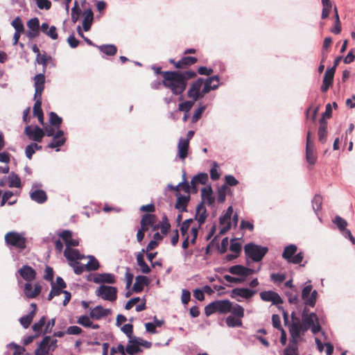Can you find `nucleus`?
I'll list each match as a JSON object with an SVG mask.
<instances>
[{
    "mask_svg": "<svg viewBox=\"0 0 355 355\" xmlns=\"http://www.w3.org/2000/svg\"><path fill=\"white\" fill-rule=\"evenodd\" d=\"M64 256L68 260L69 263H73L85 258V256L81 254L78 250L73 249L71 247L65 248Z\"/></svg>",
    "mask_w": 355,
    "mask_h": 355,
    "instance_id": "obj_21",
    "label": "nucleus"
},
{
    "mask_svg": "<svg viewBox=\"0 0 355 355\" xmlns=\"http://www.w3.org/2000/svg\"><path fill=\"white\" fill-rule=\"evenodd\" d=\"M69 265L73 268L74 272L76 275H81L85 269V266L80 264L79 262L76 261L73 263H69Z\"/></svg>",
    "mask_w": 355,
    "mask_h": 355,
    "instance_id": "obj_61",
    "label": "nucleus"
},
{
    "mask_svg": "<svg viewBox=\"0 0 355 355\" xmlns=\"http://www.w3.org/2000/svg\"><path fill=\"white\" fill-rule=\"evenodd\" d=\"M77 323L84 327H89L92 326V320H90V316L89 317L86 315L80 316L77 320Z\"/></svg>",
    "mask_w": 355,
    "mask_h": 355,
    "instance_id": "obj_60",
    "label": "nucleus"
},
{
    "mask_svg": "<svg viewBox=\"0 0 355 355\" xmlns=\"http://www.w3.org/2000/svg\"><path fill=\"white\" fill-rule=\"evenodd\" d=\"M5 243L9 248H15L20 251L26 248V238L24 233L15 231L8 232L4 236Z\"/></svg>",
    "mask_w": 355,
    "mask_h": 355,
    "instance_id": "obj_2",
    "label": "nucleus"
},
{
    "mask_svg": "<svg viewBox=\"0 0 355 355\" xmlns=\"http://www.w3.org/2000/svg\"><path fill=\"white\" fill-rule=\"evenodd\" d=\"M41 291L42 286L39 284H35L33 289L31 282H26L24 285V293L27 298H35L40 295Z\"/></svg>",
    "mask_w": 355,
    "mask_h": 355,
    "instance_id": "obj_20",
    "label": "nucleus"
},
{
    "mask_svg": "<svg viewBox=\"0 0 355 355\" xmlns=\"http://www.w3.org/2000/svg\"><path fill=\"white\" fill-rule=\"evenodd\" d=\"M125 352L130 355H135L142 352L135 337L129 340V343L125 347Z\"/></svg>",
    "mask_w": 355,
    "mask_h": 355,
    "instance_id": "obj_33",
    "label": "nucleus"
},
{
    "mask_svg": "<svg viewBox=\"0 0 355 355\" xmlns=\"http://www.w3.org/2000/svg\"><path fill=\"white\" fill-rule=\"evenodd\" d=\"M318 321V318L315 313H311L309 315H306L305 313V310L303 311L302 324L304 325V327H308V329H309L310 326L313 325Z\"/></svg>",
    "mask_w": 355,
    "mask_h": 355,
    "instance_id": "obj_37",
    "label": "nucleus"
},
{
    "mask_svg": "<svg viewBox=\"0 0 355 355\" xmlns=\"http://www.w3.org/2000/svg\"><path fill=\"white\" fill-rule=\"evenodd\" d=\"M208 216L207 209L203 203H199L196 207L195 219L198 220L199 227L203 225Z\"/></svg>",
    "mask_w": 355,
    "mask_h": 355,
    "instance_id": "obj_26",
    "label": "nucleus"
},
{
    "mask_svg": "<svg viewBox=\"0 0 355 355\" xmlns=\"http://www.w3.org/2000/svg\"><path fill=\"white\" fill-rule=\"evenodd\" d=\"M62 288L60 287H57L55 284L53 282L51 283V290L49 294L48 300H51L55 296L60 295L61 293H63Z\"/></svg>",
    "mask_w": 355,
    "mask_h": 355,
    "instance_id": "obj_56",
    "label": "nucleus"
},
{
    "mask_svg": "<svg viewBox=\"0 0 355 355\" xmlns=\"http://www.w3.org/2000/svg\"><path fill=\"white\" fill-rule=\"evenodd\" d=\"M46 316H42L37 322L35 323L33 325L32 329L35 332L36 336L41 334L42 327L46 324Z\"/></svg>",
    "mask_w": 355,
    "mask_h": 355,
    "instance_id": "obj_50",
    "label": "nucleus"
},
{
    "mask_svg": "<svg viewBox=\"0 0 355 355\" xmlns=\"http://www.w3.org/2000/svg\"><path fill=\"white\" fill-rule=\"evenodd\" d=\"M291 320L292 323L288 327L291 337L290 342L298 343L301 334L306 332L308 330V327H304V325L300 322V318L296 316L295 312L291 313Z\"/></svg>",
    "mask_w": 355,
    "mask_h": 355,
    "instance_id": "obj_4",
    "label": "nucleus"
},
{
    "mask_svg": "<svg viewBox=\"0 0 355 355\" xmlns=\"http://www.w3.org/2000/svg\"><path fill=\"white\" fill-rule=\"evenodd\" d=\"M322 4V19H326L328 17L330 11L332 8V4L330 0H321Z\"/></svg>",
    "mask_w": 355,
    "mask_h": 355,
    "instance_id": "obj_48",
    "label": "nucleus"
},
{
    "mask_svg": "<svg viewBox=\"0 0 355 355\" xmlns=\"http://www.w3.org/2000/svg\"><path fill=\"white\" fill-rule=\"evenodd\" d=\"M208 178V174L206 173H200L195 175L191 181V187L193 192L197 193V185L198 184H205Z\"/></svg>",
    "mask_w": 355,
    "mask_h": 355,
    "instance_id": "obj_27",
    "label": "nucleus"
},
{
    "mask_svg": "<svg viewBox=\"0 0 355 355\" xmlns=\"http://www.w3.org/2000/svg\"><path fill=\"white\" fill-rule=\"evenodd\" d=\"M193 219L190 218V219L185 220L182 223V225L180 227V232H181L182 236H188L187 232L189 229L191 223H193Z\"/></svg>",
    "mask_w": 355,
    "mask_h": 355,
    "instance_id": "obj_63",
    "label": "nucleus"
},
{
    "mask_svg": "<svg viewBox=\"0 0 355 355\" xmlns=\"http://www.w3.org/2000/svg\"><path fill=\"white\" fill-rule=\"evenodd\" d=\"M220 78L218 76H214L204 79L202 93L208 94L211 90L216 89L219 86Z\"/></svg>",
    "mask_w": 355,
    "mask_h": 355,
    "instance_id": "obj_16",
    "label": "nucleus"
},
{
    "mask_svg": "<svg viewBox=\"0 0 355 355\" xmlns=\"http://www.w3.org/2000/svg\"><path fill=\"white\" fill-rule=\"evenodd\" d=\"M81 14V10L79 8L78 3L75 1L74 6L71 9V20L73 23H76L79 19Z\"/></svg>",
    "mask_w": 355,
    "mask_h": 355,
    "instance_id": "obj_51",
    "label": "nucleus"
},
{
    "mask_svg": "<svg viewBox=\"0 0 355 355\" xmlns=\"http://www.w3.org/2000/svg\"><path fill=\"white\" fill-rule=\"evenodd\" d=\"M144 252H145V250L143 249L141 252H139L137 255V262L138 266L140 267L141 271L144 274H148L150 272L151 269L144 261Z\"/></svg>",
    "mask_w": 355,
    "mask_h": 355,
    "instance_id": "obj_38",
    "label": "nucleus"
},
{
    "mask_svg": "<svg viewBox=\"0 0 355 355\" xmlns=\"http://www.w3.org/2000/svg\"><path fill=\"white\" fill-rule=\"evenodd\" d=\"M284 355H299L298 343L289 342L288 345L283 351Z\"/></svg>",
    "mask_w": 355,
    "mask_h": 355,
    "instance_id": "obj_43",
    "label": "nucleus"
},
{
    "mask_svg": "<svg viewBox=\"0 0 355 355\" xmlns=\"http://www.w3.org/2000/svg\"><path fill=\"white\" fill-rule=\"evenodd\" d=\"M17 32H24V26L20 17H17L11 23Z\"/></svg>",
    "mask_w": 355,
    "mask_h": 355,
    "instance_id": "obj_59",
    "label": "nucleus"
},
{
    "mask_svg": "<svg viewBox=\"0 0 355 355\" xmlns=\"http://www.w3.org/2000/svg\"><path fill=\"white\" fill-rule=\"evenodd\" d=\"M162 85L175 96L181 95L187 89V81L197 76L193 71H167L164 73Z\"/></svg>",
    "mask_w": 355,
    "mask_h": 355,
    "instance_id": "obj_1",
    "label": "nucleus"
},
{
    "mask_svg": "<svg viewBox=\"0 0 355 355\" xmlns=\"http://www.w3.org/2000/svg\"><path fill=\"white\" fill-rule=\"evenodd\" d=\"M334 68L328 69L324 75L321 91L326 92L332 85L334 76Z\"/></svg>",
    "mask_w": 355,
    "mask_h": 355,
    "instance_id": "obj_25",
    "label": "nucleus"
},
{
    "mask_svg": "<svg viewBox=\"0 0 355 355\" xmlns=\"http://www.w3.org/2000/svg\"><path fill=\"white\" fill-rule=\"evenodd\" d=\"M148 279L146 276L138 275L135 278V282L132 287L133 292L139 293L144 289V286L148 285Z\"/></svg>",
    "mask_w": 355,
    "mask_h": 355,
    "instance_id": "obj_30",
    "label": "nucleus"
},
{
    "mask_svg": "<svg viewBox=\"0 0 355 355\" xmlns=\"http://www.w3.org/2000/svg\"><path fill=\"white\" fill-rule=\"evenodd\" d=\"M58 340L49 336L44 337L35 351V355H52L53 352L57 347Z\"/></svg>",
    "mask_w": 355,
    "mask_h": 355,
    "instance_id": "obj_6",
    "label": "nucleus"
},
{
    "mask_svg": "<svg viewBox=\"0 0 355 355\" xmlns=\"http://www.w3.org/2000/svg\"><path fill=\"white\" fill-rule=\"evenodd\" d=\"M9 187L20 188L21 187V179L18 175L12 173L8 177Z\"/></svg>",
    "mask_w": 355,
    "mask_h": 355,
    "instance_id": "obj_44",
    "label": "nucleus"
},
{
    "mask_svg": "<svg viewBox=\"0 0 355 355\" xmlns=\"http://www.w3.org/2000/svg\"><path fill=\"white\" fill-rule=\"evenodd\" d=\"M228 192H230V189L226 184H223L218 188L217 200L219 203H223L225 201L226 194Z\"/></svg>",
    "mask_w": 355,
    "mask_h": 355,
    "instance_id": "obj_47",
    "label": "nucleus"
},
{
    "mask_svg": "<svg viewBox=\"0 0 355 355\" xmlns=\"http://www.w3.org/2000/svg\"><path fill=\"white\" fill-rule=\"evenodd\" d=\"M89 259L88 263L85 265V269L87 271L96 270L99 268L100 264L98 261L92 255L87 257Z\"/></svg>",
    "mask_w": 355,
    "mask_h": 355,
    "instance_id": "obj_45",
    "label": "nucleus"
},
{
    "mask_svg": "<svg viewBox=\"0 0 355 355\" xmlns=\"http://www.w3.org/2000/svg\"><path fill=\"white\" fill-rule=\"evenodd\" d=\"M331 44L332 39L330 37L324 38L322 46L321 62H324L327 58L329 53V48L331 46Z\"/></svg>",
    "mask_w": 355,
    "mask_h": 355,
    "instance_id": "obj_46",
    "label": "nucleus"
},
{
    "mask_svg": "<svg viewBox=\"0 0 355 355\" xmlns=\"http://www.w3.org/2000/svg\"><path fill=\"white\" fill-rule=\"evenodd\" d=\"M49 121L52 125L59 128L62 122V119L60 116H59L56 113L51 112L50 113Z\"/></svg>",
    "mask_w": 355,
    "mask_h": 355,
    "instance_id": "obj_55",
    "label": "nucleus"
},
{
    "mask_svg": "<svg viewBox=\"0 0 355 355\" xmlns=\"http://www.w3.org/2000/svg\"><path fill=\"white\" fill-rule=\"evenodd\" d=\"M260 297L263 301L272 302L273 304L277 305L283 303L279 295L274 291H268L260 293Z\"/></svg>",
    "mask_w": 355,
    "mask_h": 355,
    "instance_id": "obj_17",
    "label": "nucleus"
},
{
    "mask_svg": "<svg viewBox=\"0 0 355 355\" xmlns=\"http://www.w3.org/2000/svg\"><path fill=\"white\" fill-rule=\"evenodd\" d=\"M297 251L296 245L291 244L286 246L282 253V257L290 262Z\"/></svg>",
    "mask_w": 355,
    "mask_h": 355,
    "instance_id": "obj_42",
    "label": "nucleus"
},
{
    "mask_svg": "<svg viewBox=\"0 0 355 355\" xmlns=\"http://www.w3.org/2000/svg\"><path fill=\"white\" fill-rule=\"evenodd\" d=\"M96 47H97L101 52L109 56L115 55L117 53V47L114 44H104L96 46Z\"/></svg>",
    "mask_w": 355,
    "mask_h": 355,
    "instance_id": "obj_41",
    "label": "nucleus"
},
{
    "mask_svg": "<svg viewBox=\"0 0 355 355\" xmlns=\"http://www.w3.org/2000/svg\"><path fill=\"white\" fill-rule=\"evenodd\" d=\"M96 295L105 300L114 302L117 297V289L116 287L101 285L97 289Z\"/></svg>",
    "mask_w": 355,
    "mask_h": 355,
    "instance_id": "obj_8",
    "label": "nucleus"
},
{
    "mask_svg": "<svg viewBox=\"0 0 355 355\" xmlns=\"http://www.w3.org/2000/svg\"><path fill=\"white\" fill-rule=\"evenodd\" d=\"M201 198L200 203L207 204L208 206L214 205L215 202V198L213 196V190L211 187L207 186L201 189Z\"/></svg>",
    "mask_w": 355,
    "mask_h": 355,
    "instance_id": "obj_18",
    "label": "nucleus"
},
{
    "mask_svg": "<svg viewBox=\"0 0 355 355\" xmlns=\"http://www.w3.org/2000/svg\"><path fill=\"white\" fill-rule=\"evenodd\" d=\"M115 282H116L115 276L111 273L98 274L94 278V282H96V283L114 284Z\"/></svg>",
    "mask_w": 355,
    "mask_h": 355,
    "instance_id": "obj_36",
    "label": "nucleus"
},
{
    "mask_svg": "<svg viewBox=\"0 0 355 355\" xmlns=\"http://www.w3.org/2000/svg\"><path fill=\"white\" fill-rule=\"evenodd\" d=\"M226 324L229 327H241L243 324L242 320L239 318H235L233 315H229L226 318Z\"/></svg>",
    "mask_w": 355,
    "mask_h": 355,
    "instance_id": "obj_49",
    "label": "nucleus"
},
{
    "mask_svg": "<svg viewBox=\"0 0 355 355\" xmlns=\"http://www.w3.org/2000/svg\"><path fill=\"white\" fill-rule=\"evenodd\" d=\"M198 61L196 57L185 56L179 61H175L174 59H170V63L173 64L176 69H187V67L194 64Z\"/></svg>",
    "mask_w": 355,
    "mask_h": 355,
    "instance_id": "obj_14",
    "label": "nucleus"
},
{
    "mask_svg": "<svg viewBox=\"0 0 355 355\" xmlns=\"http://www.w3.org/2000/svg\"><path fill=\"white\" fill-rule=\"evenodd\" d=\"M306 160L311 165H314L316 163L317 155L314 144L306 145Z\"/></svg>",
    "mask_w": 355,
    "mask_h": 355,
    "instance_id": "obj_34",
    "label": "nucleus"
},
{
    "mask_svg": "<svg viewBox=\"0 0 355 355\" xmlns=\"http://www.w3.org/2000/svg\"><path fill=\"white\" fill-rule=\"evenodd\" d=\"M35 103L33 106V115L34 116H37L43 114L42 109V96H40V98H35Z\"/></svg>",
    "mask_w": 355,
    "mask_h": 355,
    "instance_id": "obj_58",
    "label": "nucleus"
},
{
    "mask_svg": "<svg viewBox=\"0 0 355 355\" xmlns=\"http://www.w3.org/2000/svg\"><path fill=\"white\" fill-rule=\"evenodd\" d=\"M312 286H306L302 292V298L304 300L306 305L314 306L316 302L317 291H312Z\"/></svg>",
    "mask_w": 355,
    "mask_h": 355,
    "instance_id": "obj_11",
    "label": "nucleus"
},
{
    "mask_svg": "<svg viewBox=\"0 0 355 355\" xmlns=\"http://www.w3.org/2000/svg\"><path fill=\"white\" fill-rule=\"evenodd\" d=\"M111 313L109 309H104L102 306H96L92 309L89 313V316L92 319L100 320Z\"/></svg>",
    "mask_w": 355,
    "mask_h": 355,
    "instance_id": "obj_23",
    "label": "nucleus"
},
{
    "mask_svg": "<svg viewBox=\"0 0 355 355\" xmlns=\"http://www.w3.org/2000/svg\"><path fill=\"white\" fill-rule=\"evenodd\" d=\"M36 62L39 64H42L43 66L42 72L44 73H45L48 64H51L53 67L55 66L54 60L52 57L48 55L45 52L42 55H37Z\"/></svg>",
    "mask_w": 355,
    "mask_h": 355,
    "instance_id": "obj_29",
    "label": "nucleus"
},
{
    "mask_svg": "<svg viewBox=\"0 0 355 355\" xmlns=\"http://www.w3.org/2000/svg\"><path fill=\"white\" fill-rule=\"evenodd\" d=\"M28 28L31 31L40 30V21L38 18L34 17L27 22Z\"/></svg>",
    "mask_w": 355,
    "mask_h": 355,
    "instance_id": "obj_64",
    "label": "nucleus"
},
{
    "mask_svg": "<svg viewBox=\"0 0 355 355\" xmlns=\"http://www.w3.org/2000/svg\"><path fill=\"white\" fill-rule=\"evenodd\" d=\"M333 223L336 225L342 234L345 238H349L353 244L355 243V239L354 238L351 231L346 228L347 223L345 219L339 216H336L333 220Z\"/></svg>",
    "mask_w": 355,
    "mask_h": 355,
    "instance_id": "obj_9",
    "label": "nucleus"
},
{
    "mask_svg": "<svg viewBox=\"0 0 355 355\" xmlns=\"http://www.w3.org/2000/svg\"><path fill=\"white\" fill-rule=\"evenodd\" d=\"M83 27L85 31H89L91 28L93 19L94 14L91 9L85 10L83 14Z\"/></svg>",
    "mask_w": 355,
    "mask_h": 355,
    "instance_id": "obj_32",
    "label": "nucleus"
},
{
    "mask_svg": "<svg viewBox=\"0 0 355 355\" xmlns=\"http://www.w3.org/2000/svg\"><path fill=\"white\" fill-rule=\"evenodd\" d=\"M190 200L189 196H180L178 197L176 203L175 205V209H178L180 212L187 211V207Z\"/></svg>",
    "mask_w": 355,
    "mask_h": 355,
    "instance_id": "obj_40",
    "label": "nucleus"
},
{
    "mask_svg": "<svg viewBox=\"0 0 355 355\" xmlns=\"http://www.w3.org/2000/svg\"><path fill=\"white\" fill-rule=\"evenodd\" d=\"M204 83V78H198L194 81L187 91V95L189 98L193 99L194 101H197L198 99L203 98L206 94L202 93V89L201 87Z\"/></svg>",
    "mask_w": 355,
    "mask_h": 355,
    "instance_id": "obj_7",
    "label": "nucleus"
},
{
    "mask_svg": "<svg viewBox=\"0 0 355 355\" xmlns=\"http://www.w3.org/2000/svg\"><path fill=\"white\" fill-rule=\"evenodd\" d=\"M327 123L324 119L320 120V126L318 129V139L320 142L324 143L326 141L327 135Z\"/></svg>",
    "mask_w": 355,
    "mask_h": 355,
    "instance_id": "obj_39",
    "label": "nucleus"
},
{
    "mask_svg": "<svg viewBox=\"0 0 355 355\" xmlns=\"http://www.w3.org/2000/svg\"><path fill=\"white\" fill-rule=\"evenodd\" d=\"M158 221L157 217L156 215L153 214H146L142 216L140 225L141 227L146 228V230H148L150 226H153L155 225V223Z\"/></svg>",
    "mask_w": 355,
    "mask_h": 355,
    "instance_id": "obj_28",
    "label": "nucleus"
},
{
    "mask_svg": "<svg viewBox=\"0 0 355 355\" xmlns=\"http://www.w3.org/2000/svg\"><path fill=\"white\" fill-rule=\"evenodd\" d=\"M17 272L27 282H31L36 278L35 270L28 265L23 266Z\"/></svg>",
    "mask_w": 355,
    "mask_h": 355,
    "instance_id": "obj_19",
    "label": "nucleus"
},
{
    "mask_svg": "<svg viewBox=\"0 0 355 355\" xmlns=\"http://www.w3.org/2000/svg\"><path fill=\"white\" fill-rule=\"evenodd\" d=\"M233 214L232 207H229L226 210L225 213L221 216L219 218L220 225H222V228L220 230V234H225L231 228V217Z\"/></svg>",
    "mask_w": 355,
    "mask_h": 355,
    "instance_id": "obj_10",
    "label": "nucleus"
},
{
    "mask_svg": "<svg viewBox=\"0 0 355 355\" xmlns=\"http://www.w3.org/2000/svg\"><path fill=\"white\" fill-rule=\"evenodd\" d=\"M232 309V302L228 300H216L205 308V313L207 316H209L215 313L225 314L230 312Z\"/></svg>",
    "mask_w": 355,
    "mask_h": 355,
    "instance_id": "obj_3",
    "label": "nucleus"
},
{
    "mask_svg": "<svg viewBox=\"0 0 355 355\" xmlns=\"http://www.w3.org/2000/svg\"><path fill=\"white\" fill-rule=\"evenodd\" d=\"M31 198L37 203L42 204L47 200V196L44 191L37 189L30 193Z\"/></svg>",
    "mask_w": 355,
    "mask_h": 355,
    "instance_id": "obj_35",
    "label": "nucleus"
},
{
    "mask_svg": "<svg viewBox=\"0 0 355 355\" xmlns=\"http://www.w3.org/2000/svg\"><path fill=\"white\" fill-rule=\"evenodd\" d=\"M318 112V107H313L312 105H311L306 110V118H311V119L314 122L315 121Z\"/></svg>",
    "mask_w": 355,
    "mask_h": 355,
    "instance_id": "obj_62",
    "label": "nucleus"
},
{
    "mask_svg": "<svg viewBox=\"0 0 355 355\" xmlns=\"http://www.w3.org/2000/svg\"><path fill=\"white\" fill-rule=\"evenodd\" d=\"M228 271L235 275H239L243 277H247L248 275H250L255 272L254 270L246 268L241 265H235L233 266H231Z\"/></svg>",
    "mask_w": 355,
    "mask_h": 355,
    "instance_id": "obj_22",
    "label": "nucleus"
},
{
    "mask_svg": "<svg viewBox=\"0 0 355 355\" xmlns=\"http://www.w3.org/2000/svg\"><path fill=\"white\" fill-rule=\"evenodd\" d=\"M45 76L44 73L37 74L34 77L35 95L34 98H40L44 89Z\"/></svg>",
    "mask_w": 355,
    "mask_h": 355,
    "instance_id": "obj_15",
    "label": "nucleus"
},
{
    "mask_svg": "<svg viewBox=\"0 0 355 355\" xmlns=\"http://www.w3.org/2000/svg\"><path fill=\"white\" fill-rule=\"evenodd\" d=\"M322 205V198L320 195H315L312 200V207L315 213L321 210Z\"/></svg>",
    "mask_w": 355,
    "mask_h": 355,
    "instance_id": "obj_53",
    "label": "nucleus"
},
{
    "mask_svg": "<svg viewBox=\"0 0 355 355\" xmlns=\"http://www.w3.org/2000/svg\"><path fill=\"white\" fill-rule=\"evenodd\" d=\"M256 293V291H252L247 288H235L231 291L230 296L232 298L236 300L238 302L241 300L239 297L244 299H250Z\"/></svg>",
    "mask_w": 355,
    "mask_h": 355,
    "instance_id": "obj_13",
    "label": "nucleus"
},
{
    "mask_svg": "<svg viewBox=\"0 0 355 355\" xmlns=\"http://www.w3.org/2000/svg\"><path fill=\"white\" fill-rule=\"evenodd\" d=\"M196 101L193 99L191 101H187L183 103H181L178 105V110L180 111L188 112L193 106Z\"/></svg>",
    "mask_w": 355,
    "mask_h": 355,
    "instance_id": "obj_57",
    "label": "nucleus"
},
{
    "mask_svg": "<svg viewBox=\"0 0 355 355\" xmlns=\"http://www.w3.org/2000/svg\"><path fill=\"white\" fill-rule=\"evenodd\" d=\"M268 251V248L262 247L253 243H248L244 247L246 257L250 258L254 261H261Z\"/></svg>",
    "mask_w": 355,
    "mask_h": 355,
    "instance_id": "obj_5",
    "label": "nucleus"
},
{
    "mask_svg": "<svg viewBox=\"0 0 355 355\" xmlns=\"http://www.w3.org/2000/svg\"><path fill=\"white\" fill-rule=\"evenodd\" d=\"M24 133L31 140L37 142H41L45 135V132L41 128L35 126L32 128L31 125H27L25 128Z\"/></svg>",
    "mask_w": 355,
    "mask_h": 355,
    "instance_id": "obj_12",
    "label": "nucleus"
},
{
    "mask_svg": "<svg viewBox=\"0 0 355 355\" xmlns=\"http://www.w3.org/2000/svg\"><path fill=\"white\" fill-rule=\"evenodd\" d=\"M189 143L187 139L181 138L178 144V157L181 159H184L188 155Z\"/></svg>",
    "mask_w": 355,
    "mask_h": 355,
    "instance_id": "obj_31",
    "label": "nucleus"
},
{
    "mask_svg": "<svg viewBox=\"0 0 355 355\" xmlns=\"http://www.w3.org/2000/svg\"><path fill=\"white\" fill-rule=\"evenodd\" d=\"M230 312L237 318L242 319L244 317V309L239 304H236L234 306L232 305Z\"/></svg>",
    "mask_w": 355,
    "mask_h": 355,
    "instance_id": "obj_52",
    "label": "nucleus"
},
{
    "mask_svg": "<svg viewBox=\"0 0 355 355\" xmlns=\"http://www.w3.org/2000/svg\"><path fill=\"white\" fill-rule=\"evenodd\" d=\"M58 235L64 242L66 248L76 247L79 245V241L72 238V233L70 230H63Z\"/></svg>",
    "mask_w": 355,
    "mask_h": 355,
    "instance_id": "obj_24",
    "label": "nucleus"
},
{
    "mask_svg": "<svg viewBox=\"0 0 355 355\" xmlns=\"http://www.w3.org/2000/svg\"><path fill=\"white\" fill-rule=\"evenodd\" d=\"M35 315L33 313H29L28 314L21 317L19 319L20 324L25 328L27 329L31 324L33 319Z\"/></svg>",
    "mask_w": 355,
    "mask_h": 355,
    "instance_id": "obj_54",
    "label": "nucleus"
}]
</instances>
